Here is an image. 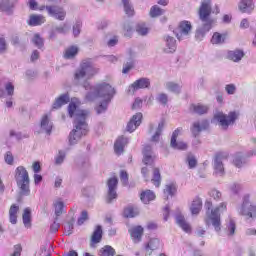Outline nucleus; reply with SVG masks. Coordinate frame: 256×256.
Instances as JSON below:
<instances>
[{
    "label": "nucleus",
    "instance_id": "6e6d98bb",
    "mask_svg": "<svg viewBox=\"0 0 256 256\" xmlns=\"http://www.w3.org/2000/svg\"><path fill=\"white\" fill-rule=\"evenodd\" d=\"M81 33V22H77L73 27L74 37H77Z\"/></svg>",
    "mask_w": 256,
    "mask_h": 256
},
{
    "label": "nucleus",
    "instance_id": "e2e57ef3",
    "mask_svg": "<svg viewBox=\"0 0 256 256\" xmlns=\"http://www.w3.org/2000/svg\"><path fill=\"white\" fill-rule=\"evenodd\" d=\"M7 49V44L5 43V38L0 37V53H3Z\"/></svg>",
    "mask_w": 256,
    "mask_h": 256
},
{
    "label": "nucleus",
    "instance_id": "4be33fe9",
    "mask_svg": "<svg viewBox=\"0 0 256 256\" xmlns=\"http://www.w3.org/2000/svg\"><path fill=\"white\" fill-rule=\"evenodd\" d=\"M214 171L215 175H219L220 177L225 172V169L223 168V163H221V154H218L216 156V159L214 161Z\"/></svg>",
    "mask_w": 256,
    "mask_h": 256
},
{
    "label": "nucleus",
    "instance_id": "7ed1b4c3",
    "mask_svg": "<svg viewBox=\"0 0 256 256\" xmlns=\"http://www.w3.org/2000/svg\"><path fill=\"white\" fill-rule=\"evenodd\" d=\"M205 207L208 210L206 212L205 219L206 225H213L215 231H221V213H225V211H227V204L221 203L214 210H211V207H213V203H211V201H207L205 203Z\"/></svg>",
    "mask_w": 256,
    "mask_h": 256
},
{
    "label": "nucleus",
    "instance_id": "4c0bfd02",
    "mask_svg": "<svg viewBox=\"0 0 256 256\" xmlns=\"http://www.w3.org/2000/svg\"><path fill=\"white\" fill-rule=\"evenodd\" d=\"M152 183L155 185V187H159V185H161V173L157 168L153 170Z\"/></svg>",
    "mask_w": 256,
    "mask_h": 256
},
{
    "label": "nucleus",
    "instance_id": "37998d69",
    "mask_svg": "<svg viewBox=\"0 0 256 256\" xmlns=\"http://www.w3.org/2000/svg\"><path fill=\"white\" fill-rule=\"evenodd\" d=\"M54 207H55V213H56L57 217H59V215H61V213H63V207H64L63 201L57 200L54 203Z\"/></svg>",
    "mask_w": 256,
    "mask_h": 256
},
{
    "label": "nucleus",
    "instance_id": "052dcab7",
    "mask_svg": "<svg viewBox=\"0 0 256 256\" xmlns=\"http://www.w3.org/2000/svg\"><path fill=\"white\" fill-rule=\"evenodd\" d=\"M143 105V100L137 98L133 105H132V109H140V107Z\"/></svg>",
    "mask_w": 256,
    "mask_h": 256
},
{
    "label": "nucleus",
    "instance_id": "69168bd1",
    "mask_svg": "<svg viewBox=\"0 0 256 256\" xmlns=\"http://www.w3.org/2000/svg\"><path fill=\"white\" fill-rule=\"evenodd\" d=\"M59 227H60L59 223L54 222V223L50 226V231H51L52 233H57V232L59 231Z\"/></svg>",
    "mask_w": 256,
    "mask_h": 256
},
{
    "label": "nucleus",
    "instance_id": "680f3d73",
    "mask_svg": "<svg viewBox=\"0 0 256 256\" xmlns=\"http://www.w3.org/2000/svg\"><path fill=\"white\" fill-rule=\"evenodd\" d=\"M210 197H213L214 199H221V192L218 190H211Z\"/></svg>",
    "mask_w": 256,
    "mask_h": 256
},
{
    "label": "nucleus",
    "instance_id": "864d4df0",
    "mask_svg": "<svg viewBox=\"0 0 256 256\" xmlns=\"http://www.w3.org/2000/svg\"><path fill=\"white\" fill-rule=\"evenodd\" d=\"M21 251H23V247H21L20 244H17L14 246V252L11 254V256H21Z\"/></svg>",
    "mask_w": 256,
    "mask_h": 256
},
{
    "label": "nucleus",
    "instance_id": "f8f14e48",
    "mask_svg": "<svg viewBox=\"0 0 256 256\" xmlns=\"http://www.w3.org/2000/svg\"><path fill=\"white\" fill-rule=\"evenodd\" d=\"M46 9L52 17H55V19H59V21H63L65 19V16L67 13L63 8H59L57 6H46Z\"/></svg>",
    "mask_w": 256,
    "mask_h": 256
},
{
    "label": "nucleus",
    "instance_id": "338daca9",
    "mask_svg": "<svg viewBox=\"0 0 256 256\" xmlns=\"http://www.w3.org/2000/svg\"><path fill=\"white\" fill-rule=\"evenodd\" d=\"M226 91L229 95H233V93H235V85H233V84L227 85Z\"/></svg>",
    "mask_w": 256,
    "mask_h": 256
},
{
    "label": "nucleus",
    "instance_id": "774afa93",
    "mask_svg": "<svg viewBox=\"0 0 256 256\" xmlns=\"http://www.w3.org/2000/svg\"><path fill=\"white\" fill-rule=\"evenodd\" d=\"M64 229H65V233L67 235H71V231H73V224L71 223H68L64 226Z\"/></svg>",
    "mask_w": 256,
    "mask_h": 256
},
{
    "label": "nucleus",
    "instance_id": "b1692460",
    "mask_svg": "<svg viewBox=\"0 0 256 256\" xmlns=\"http://www.w3.org/2000/svg\"><path fill=\"white\" fill-rule=\"evenodd\" d=\"M176 49L175 38L168 36L166 38V47L164 48L165 53H175Z\"/></svg>",
    "mask_w": 256,
    "mask_h": 256
},
{
    "label": "nucleus",
    "instance_id": "5fc2aeb1",
    "mask_svg": "<svg viewBox=\"0 0 256 256\" xmlns=\"http://www.w3.org/2000/svg\"><path fill=\"white\" fill-rule=\"evenodd\" d=\"M157 99H158L159 103H162V105L167 104V101H169L167 94H159Z\"/></svg>",
    "mask_w": 256,
    "mask_h": 256
},
{
    "label": "nucleus",
    "instance_id": "c03bdc74",
    "mask_svg": "<svg viewBox=\"0 0 256 256\" xmlns=\"http://www.w3.org/2000/svg\"><path fill=\"white\" fill-rule=\"evenodd\" d=\"M32 43L35 44L38 49H41V47H43V38H41L39 34H35L32 38Z\"/></svg>",
    "mask_w": 256,
    "mask_h": 256
},
{
    "label": "nucleus",
    "instance_id": "6e6552de",
    "mask_svg": "<svg viewBox=\"0 0 256 256\" xmlns=\"http://www.w3.org/2000/svg\"><path fill=\"white\" fill-rule=\"evenodd\" d=\"M241 215H244V217H247L248 219H251L255 217L256 215V206H253L251 202H249V198L245 197L243 204L240 209Z\"/></svg>",
    "mask_w": 256,
    "mask_h": 256
},
{
    "label": "nucleus",
    "instance_id": "5701e85b",
    "mask_svg": "<svg viewBox=\"0 0 256 256\" xmlns=\"http://www.w3.org/2000/svg\"><path fill=\"white\" fill-rule=\"evenodd\" d=\"M226 39L227 33L221 34L219 32H215L212 36L211 43L213 45H222V43H225Z\"/></svg>",
    "mask_w": 256,
    "mask_h": 256
},
{
    "label": "nucleus",
    "instance_id": "bf43d9fd",
    "mask_svg": "<svg viewBox=\"0 0 256 256\" xmlns=\"http://www.w3.org/2000/svg\"><path fill=\"white\" fill-rule=\"evenodd\" d=\"M120 179L123 185H127V181H129V176L127 175V172L122 171L120 174Z\"/></svg>",
    "mask_w": 256,
    "mask_h": 256
},
{
    "label": "nucleus",
    "instance_id": "3c124183",
    "mask_svg": "<svg viewBox=\"0 0 256 256\" xmlns=\"http://www.w3.org/2000/svg\"><path fill=\"white\" fill-rule=\"evenodd\" d=\"M4 159L8 165H13L14 158L11 152H7L4 156Z\"/></svg>",
    "mask_w": 256,
    "mask_h": 256
},
{
    "label": "nucleus",
    "instance_id": "e433bc0d",
    "mask_svg": "<svg viewBox=\"0 0 256 256\" xmlns=\"http://www.w3.org/2000/svg\"><path fill=\"white\" fill-rule=\"evenodd\" d=\"M79 49L76 46H72L66 49L64 57L65 59H73L75 55L78 53Z\"/></svg>",
    "mask_w": 256,
    "mask_h": 256
},
{
    "label": "nucleus",
    "instance_id": "ddd939ff",
    "mask_svg": "<svg viewBox=\"0 0 256 256\" xmlns=\"http://www.w3.org/2000/svg\"><path fill=\"white\" fill-rule=\"evenodd\" d=\"M151 85V82L147 78H141L134 82L130 87H129V93H135L137 89H147Z\"/></svg>",
    "mask_w": 256,
    "mask_h": 256
},
{
    "label": "nucleus",
    "instance_id": "aec40b11",
    "mask_svg": "<svg viewBox=\"0 0 256 256\" xmlns=\"http://www.w3.org/2000/svg\"><path fill=\"white\" fill-rule=\"evenodd\" d=\"M209 127V122L204 121L202 124H199V122H195L191 128L192 134L197 137L203 129H207Z\"/></svg>",
    "mask_w": 256,
    "mask_h": 256
},
{
    "label": "nucleus",
    "instance_id": "c85d7f7f",
    "mask_svg": "<svg viewBox=\"0 0 256 256\" xmlns=\"http://www.w3.org/2000/svg\"><path fill=\"white\" fill-rule=\"evenodd\" d=\"M67 103H69V95L64 94L54 102L53 109H60L62 105H67Z\"/></svg>",
    "mask_w": 256,
    "mask_h": 256
},
{
    "label": "nucleus",
    "instance_id": "473e14b6",
    "mask_svg": "<svg viewBox=\"0 0 256 256\" xmlns=\"http://www.w3.org/2000/svg\"><path fill=\"white\" fill-rule=\"evenodd\" d=\"M99 256H115V250L113 247L106 245L100 249Z\"/></svg>",
    "mask_w": 256,
    "mask_h": 256
},
{
    "label": "nucleus",
    "instance_id": "bb28decb",
    "mask_svg": "<svg viewBox=\"0 0 256 256\" xmlns=\"http://www.w3.org/2000/svg\"><path fill=\"white\" fill-rule=\"evenodd\" d=\"M45 23V18L43 15H31L29 19V25L32 27H37V25H43Z\"/></svg>",
    "mask_w": 256,
    "mask_h": 256
},
{
    "label": "nucleus",
    "instance_id": "6ab92c4d",
    "mask_svg": "<svg viewBox=\"0 0 256 256\" xmlns=\"http://www.w3.org/2000/svg\"><path fill=\"white\" fill-rule=\"evenodd\" d=\"M144 158L143 163L144 165H152V163L155 161V157L151 155V146H146L143 150Z\"/></svg>",
    "mask_w": 256,
    "mask_h": 256
},
{
    "label": "nucleus",
    "instance_id": "f257e3e1",
    "mask_svg": "<svg viewBox=\"0 0 256 256\" xmlns=\"http://www.w3.org/2000/svg\"><path fill=\"white\" fill-rule=\"evenodd\" d=\"M79 100L77 98L72 99L68 106V113L70 117H74V127L69 136L70 145H75L83 135H87V116L89 112L86 110H79Z\"/></svg>",
    "mask_w": 256,
    "mask_h": 256
},
{
    "label": "nucleus",
    "instance_id": "58836bf2",
    "mask_svg": "<svg viewBox=\"0 0 256 256\" xmlns=\"http://www.w3.org/2000/svg\"><path fill=\"white\" fill-rule=\"evenodd\" d=\"M124 5V11L126 15H129V17L133 16L135 11L133 10V6L129 4V0H122Z\"/></svg>",
    "mask_w": 256,
    "mask_h": 256
},
{
    "label": "nucleus",
    "instance_id": "1a4fd4ad",
    "mask_svg": "<svg viewBox=\"0 0 256 256\" xmlns=\"http://www.w3.org/2000/svg\"><path fill=\"white\" fill-rule=\"evenodd\" d=\"M183 133V128L176 129L171 137L170 145L173 147V149H178L180 151H185L187 149V143L185 142H177V137Z\"/></svg>",
    "mask_w": 256,
    "mask_h": 256
},
{
    "label": "nucleus",
    "instance_id": "4468645a",
    "mask_svg": "<svg viewBox=\"0 0 256 256\" xmlns=\"http://www.w3.org/2000/svg\"><path fill=\"white\" fill-rule=\"evenodd\" d=\"M141 119H143V114L137 113L134 115L127 125V131L129 133H133V131H135V129L141 125Z\"/></svg>",
    "mask_w": 256,
    "mask_h": 256
},
{
    "label": "nucleus",
    "instance_id": "8fccbe9b",
    "mask_svg": "<svg viewBox=\"0 0 256 256\" xmlns=\"http://www.w3.org/2000/svg\"><path fill=\"white\" fill-rule=\"evenodd\" d=\"M87 219H89L87 211H82L81 216L78 219V225H83Z\"/></svg>",
    "mask_w": 256,
    "mask_h": 256
},
{
    "label": "nucleus",
    "instance_id": "9b49d317",
    "mask_svg": "<svg viewBox=\"0 0 256 256\" xmlns=\"http://www.w3.org/2000/svg\"><path fill=\"white\" fill-rule=\"evenodd\" d=\"M191 22L189 21H182L180 22L178 28L176 29V37L181 41L183 39V36L187 35L188 33H191Z\"/></svg>",
    "mask_w": 256,
    "mask_h": 256
},
{
    "label": "nucleus",
    "instance_id": "2eb2a0df",
    "mask_svg": "<svg viewBox=\"0 0 256 256\" xmlns=\"http://www.w3.org/2000/svg\"><path fill=\"white\" fill-rule=\"evenodd\" d=\"M129 143V140L125 137H119L114 144V151L116 155H121L125 145Z\"/></svg>",
    "mask_w": 256,
    "mask_h": 256
},
{
    "label": "nucleus",
    "instance_id": "7c9ffc66",
    "mask_svg": "<svg viewBox=\"0 0 256 256\" xmlns=\"http://www.w3.org/2000/svg\"><path fill=\"white\" fill-rule=\"evenodd\" d=\"M17 213H19V206L12 205L9 210L10 223H12V225L17 223Z\"/></svg>",
    "mask_w": 256,
    "mask_h": 256
},
{
    "label": "nucleus",
    "instance_id": "0eeeda50",
    "mask_svg": "<svg viewBox=\"0 0 256 256\" xmlns=\"http://www.w3.org/2000/svg\"><path fill=\"white\" fill-rule=\"evenodd\" d=\"M237 117L238 114L235 112H230L228 116L223 114L222 112H218L214 115V119L220 122L222 129H227L229 125H233Z\"/></svg>",
    "mask_w": 256,
    "mask_h": 256
},
{
    "label": "nucleus",
    "instance_id": "f03ea898",
    "mask_svg": "<svg viewBox=\"0 0 256 256\" xmlns=\"http://www.w3.org/2000/svg\"><path fill=\"white\" fill-rule=\"evenodd\" d=\"M84 88L86 90H90L86 95L87 101H93L97 99V97L102 99V103L98 108H96L97 113H103V111H106L107 104L111 101L113 95H115V89L107 83L98 84L94 87L89 84H84Z\"/></svg>",
    "mask_w": 256,
    "mask_h": 256
},
{
    "label": "nucleus",
    "instance_id": "393cba45",
    "mask_svg": "<svg viewBox=\"0 0 256 256\" xmlns=\"http://www.w3.org/2000/svg\"><path fill=\"white\" fill-rule=\"evenodd\" d=\"M176 222L181 227V229L185 231V233H191V225H189V223L185 221V217H183L182 215L176 216Z\"/></svg>",
    "mask_w": 256,
    "mask_h": 256
},
{
    "label": "nucleus",
    "instance_id": "39448f33",
    "mask_svg": "<svg viewBox=\"0 0 256 256\" xmlns=\"http://www.w3.org/2000/svg\"><path fill=\"white\" fill-rule=\"evenodd\" d=\"M15 179L21 195H29V193H31L29 189V172H27L25 167L19 166L16 168Z\"/></svg>",
    "mask_w": 256,
    "mask_h": 256
},
{
    "label": "nucleus",
    "instance_id": "c9c22d12",
    "mask_svg": "<svg viewBox=\"0 0 256 256\" xmlns=\"http://www.w3.org/2000/svg\"><path fill=\"white\" fill-rule=\"evenodd\" d=\"M23 223L25 227H31V209L26 208L23 213Z\"/></svg>",
    "mask_w": 256,
    "mask_h": 256
},
{
    "label": "nucleus",
    "instance_id": "dca6fc26",
    "mask_svg": "<svg viewBox=\"0 0 256 256\" xmlns=\"http://www.w3.org/2000/svg\"><path fill=\"white\" fill-rule=\"evenodd\" d=\"M129 233L135 243H139V241H141V237H143V227L134 226L129 230Z\"/></svg>",
    "mask_w": 256,
    "mask_h": 256
},
{
    "label": "nucleus",
    "instance_id": "72a5a7b5",
    "mask_svg": "<svg viewBox=\"0 0 256 256\" xmlns=\"http://www.w3.org/2000/svg\"><path fill=\"white\" fill-rule=\"evenodd\" d=\"M139 215V210L132 206L124 209V217H137Z\"/></svg>",
    "mask_w": 256,
    "mask_h": 256
},
{
    "label": "nucleus",
    "instance_id": "f704fd0d",
    "mask_svg": "<svg viewBox=\"0 0 256 256\" xmlns=\"http://www.w3.org/2000/svg\"><path fill=\"white\" fill-rule=\"evenodd\" d=\"M159 247H161V241H159L157 238H154L148 243L146 251H149V249L151 251H155V249H159Z\"/></svg>",
    "mask_w": 256,
    "mask_h": 256
},
{
    "label": "nucleus",
    "instance_id": "a19ab883",
    "mask_svg": "<svg viewBox=\"0 0 256 256\" xmlns=\"http://www.w3.org/2000/svg\"><path fill=\"white\" fill-rule=\"evenodd\" d=\"M236 225L233 219H230L226 225L227 235H233L235 233Z\"/></svg>",
    "mask_w": 256,
    "mask_h": 256
},
{
    "label": "nucleus",
    "instance_id": "2f4dec72",
    "mask_svg": "<svg viewBox=\"0 0 256 256\" xmlns=\"http://www.w3.org/2000/svg\"><path fill=\"white\" fill-rule=\"evenodd\" d=\"M103 237V229L101 226H97L92 235V243H100Z\"/></svg>",
    "mask_w": 256,
    "mask_h": 256
},
{
    "label": "nucleus",
    "instance_id": "cd10ccee",
    "mask_svg": "<svg viewBox=\"0 0 256 256\" xmlns=\"http://www.w3.org/2000/svg\"><path fill=\"white\" fill-rule=\"evenodd\" d=\"M190 111L192 113H197L198 115H203L205 113H207V111H209V108L205 105H201V104H192L190 106Z\"/></svg>",
    "mask_w": 256,
    "mask_h": 256
},
{
    "label": "nucleus",
    "instance_id": "79ce46f5",
    "mask_svg": "<svg viewBox=\"0 0 256 256\" xmlns=\"http://www.w3.org/2000/svg\"><path fill=\"white\" fill-rule=\"evenodd\" d=\"M166 87H167V90L172 91V93H179V91H181V86L173 82H168L166 84Z\"/></svg>",
    "mask_w": 256,
    "mask_h": 256
},
{
    "label": "nucleus",
    "instance_id": "c756f323",
    "mask_svg": "<svg viewBox=\"0 0 256 256\" xmlns=\"http://www.w3.org/2000/svg\"><path fill=\"white\" fill-rule=\"evenodd\" d=\"M244 55L245 54L241 50L229 51L228 59H230L231 61L237 62V61H241V59H243Z\"/></svg>",
    "mask_w": 256,
    "mask_h": 256
},
{
    "label": "nucleus",
    "instance_id": "de8ad7c7",
    "mask_svg": "<svg viewBox=\"0 0 256 256\" xmlns=\"http://www.w3.org/2000/svg\"><path fill=\"white\" fill-rule=\"evenodd\" d=\"M164 124L160 123L158 125V130L156 131L155 135L152 137V141L157 142L159 141V137L161 136V132L163 131Z\"/></svg>",
    "mask_w": 256,
    "mask_h": 256
},
{
    "label": "nucleus",
    "instance_id": "423d86ee",
    "mask_svg": "<svg viewBox=\"0 0 256 256\" xmlns=\"http://www.w3.org/2000/svg\"><path fill=\"white\" fill-rule=\"evenodd\" d=\"M98 72L99 70L93 67L91 60H85L82 62L81 68L75 73V81H81V79H91V77Z\"/></svg>",
    "mask_w": 256,
    "mask_h": 256
},
{
    "label": "nucleus",
    "instance_id": "a211bd4d",
    "mask_svg": "<svg viewBox=\"0 0 256 256\" xmlns=\"http://www.w3.org/2000/svg\"><path fill=\"white\" fill-rule=\"evenodd\" d=\"M41 129L48 135H51V129H53V123L49 120V116L44 115L41 119Z\"/></svg>",
    "mask_w": 256,
    "mask_h": 256
},
{
    "label": "nucleus",
    "instance_id": "09e8293b",
    "mask_svg": "<svg viewBox=\"0 0 256 256\" xmlns=\"http://www.w3.org/2000/svg\"><path fill=\"white\" fill-rule=\"evenodd\" d=\"M9 0H0V11H9Z\"/></svg>",
    "mask_w": 256,
    "mask_h": 256
},
{
    "label": "nucleus",
    "instance_id": "f3484780",
    "mask_svg": "<svg viewBox=\"0 0 256 256\" xmlns=\"http://www.w3.org/2000/svg\"><path fill=\"white\" fill-rule=\"evenodd\" d=\"M239 9L242 13H251L255 9L253 0H241L239 3Z\"/></svg>",
    "mask_w": 256,
    "mask_h": 256
},
{
    "label": "nucleus",
    "instance_id": "ea45409f",
    "mask_svg": "<svg viewBox=\"0 0 256 256\" xmlns=\"http://www.w3.org/2000/svg\"><path fill=\"white\" fill-rule=\"evenodd\" d=\"M175 191H177L175 183L168 184L164 189V195H175Z\"/></svg>",
    "mask_w": 256,
    "mask_h": 256
},
{
    "label": "nucleus",
    "instance_id": "a18cd8bd",
    "mask_svg": "<svg viewBox=\"0 0 256 256\" xmlns=\"http://www.w3.org/2000/svg\"><path fill=\"white\" fill-rule=\"evenodd\" d=\"M159 15H163V10L158 6H153L150 9V16L151 17H159Z\"/></svg>",
    "mask_w": 256,
    "mask_h": 256
},
{
    "label": "nucleus",
    "instance_id": "4d7b16f0",
    "mask_svg": "<svg viewBox=\"0 0 256 256\" xmlns=\"http://www.w3.org/2000/svg\"><path fill=\"white\" fill-rule=\"evenodd\" d=\"M5 89L8 93V95H13V93L15 91V86H13V84L11 82H8L5 86Z\"/></svg>",
    "mask_w": 256,
    "mask_h": 256
},
{
    "label": "nucleus",
    "instance_id": "a878e982",
    "mask_svg": "<svg viewBox=\"0 0 256 256\" xmlns=\"http://www.w3.org/2000/svg\"><path fill=\"white\" fill-rule=\"evenodd\" d=\"M140 199L145 204L151 203V201H154L155 199V193H153L151 190H146L140 194Z\"/></svg>",
    "mask_w": 256,
    "mask_h": 256
},
{
    "label": "nucleus",
    "instance_id": "9d476101",
    "mask_svg": "<svg viewBox=\"0 0 256 256\" xmlns=\"http://www.w3.org/2000/svg\"><path fill=\"white\" fill-rule=\"evenodd\" d=\"M117 177H113L110 178L108 180V196L106 198V203H111V201H113V199H117V192L115 191V189H117Z\"/></svg>",
    "mask_w": 256,
    "mask_h": 256
},
{
    "label": "nucleus",
    "instance_id": "412c9836",
    "mask_svg": "<svg viewBox=\"0 0 256 256\" xmlns=\"http://www.w3.org/2000/svg\"><path fill=\"white\" fill-rule=\"evenodd\" d=\"M203 207V202H201L200 198H195L190 206V211L192 215H199V212L201 211Z\"/></svg>",
    "mask_w": 256,
    "mask_h": 256
},
{
    "label": "nucleus",
    "instance_id": "13d9d810",
    "mask_svg": "<svg viewBox=\"0 0 256 256\" xmlns=\"http://www.w3.org/2000/svg\"><path fill=\"white\" fill-rule=\"evenodd\" d=\"M64 159H65V152L60 151L58 156L56 157V164L61 165V163L64 161Z\"/></svg>",
    "mask_w": 256,
    "mask_h": 256
},
{
    "label": "nucleus",
    "instance_id": "20e7f679",
    "mask_svg": "<svg viewBox=\"0 0 256 256\" xmlns=\"http://www.w3.org/2000/svg\"><path fill=\"white\" fill-rule=\"evenodd\" d=\"M210 15L211 2H209V0H204L199 10V17L200 20L202 21V27L197 30L196 37H203L205 33L211 31V28L213 27V23H215V20L211 19Z\"/></svg>",
    "mask_w": 256,
    "mask_h": 256
},
{
    "label": "nucleus",
    "instance_id": "49530a36",
    "mask_svg": "<svg viewBox=\"0 0 256 256\" xmlns=\"http://www.w3.org/2000/svg\"><path fill=\"white\" fill-rule=\"evenodd\" d=\"M136 31L139 33V35H147V33H149V28H147L145 24H138Z\"/></svg>",
    "mask_w": 256,
    "mask_h": 256
},
{
    "label": "nucleus",
    "instance_id": "0e129e2a",
    "mask_svg": "<svg viewBox=\"0 0 256 256\" xmlns=\"http://www.w3.org/2000/svg\"><path fill=\"white\" fill-rule=\"evenodd\" d=\"M133 68V62L127 63L124 65L122 73H129L131 69Z\"/></svg>",
    "mask_w": 256,
    "mask_h": 256
},
{
    "label": "nucleus",
    "instance_id": "603ef678",
    "mask_svg": "<svg viewBox=\"0 0 256 256\" xmlns=\"http://www.w3.org/2000/svg\"><path fill=\"white\" fill-rule=\"evenodd\" d=\"M188 164H189L190 169H193V167H196L197 159H195V156H193V155L188 156Z\"/></svg>",
    "mask_w": 256,
    "mask_h": 256
}]
</instances>
